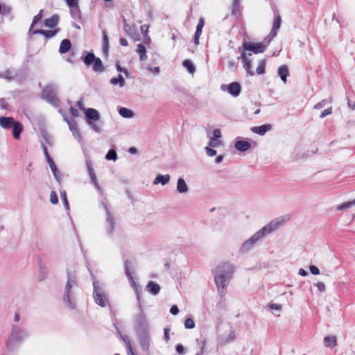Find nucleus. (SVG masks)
Wrapping results in <instances>:
<instances>
[{
	"label": "nucleus",
	"instance_id": "obj_1",
	"mask_svg": "<svg viewBox=\"0 0 355 355\" xmlns=\"http://www.w3.org/2000/svg\"><path fill=\"white\" fill-rule=\"evenodd\" d=\"M234 272V267L228 263L218 265L214 270V281L220 296H224L225 288L228 285Z\"/></svg>",
	"mask_w": 355,
	"mask_h": 355
},
{
	"label": "nucleus",
	"instance_id": "obj_2",
	"mask_svg": "<svg viewBox=\"0 0 355 355\" xmlns=\"http://www.w3.org/2000/svg\"><path fill=\"white\" fill-rule=\"evenodd\" d=\"M284 219L283 218H276L272 220L269 224L264 226L254 234H253L248 240L244 242L242 245L243 250H248L250 248H252L255 243L261 240L263 238L266 234L271 233L272 232L277 230L279 226H281L284 223Z\"/></svg>",
	"mask_w": 355,
	"mask_h": 355
},
{
	"label": "nucleus",
	"instance_id": "obj_3",
	"mask_svg": "<svg viewBox=\"0 0 355 355\" xmlns=\"http://www.w3.org/2000/svg\"><path fill=\"white\" fill-rule=\"evenodd\" d=\"M77 290L78 284L76 277L73 275H68L63 294V301L69 309H73L76 308V294Z\"/></svg>",
	"mask_w": 355,
	"mask_h": 355
},
{
	"label": "nucleus",
	"instance_id": "obj_4",
	"mask_svg": "<svg viewBox=\"0 0 355 355\" xmlns=\"http://www.w3.org/2000/svg\"><path fill=\"white\" fill-rule=\"evenodd\" d=\"M26 332L17 326H12L10 335L6 341V347L8 351H14L26 337Z\"/></svg>",
	"mask_w": 355,
	"mask_h": 355
},
{
	"label": "nucleus",
	"instance_id": "obj_5",
	"mask_svg": "<svg viewBox=\"0 0 355 355\" xmlns=\"http://www.w3.org/2000/svg\"><path fill=\"white\" fill-rule=\"evenodd\" d=\"M94 291L93 298L96 304L102 307H105L109 304L107 295L105 293L103 288L99 285L98 282H93Z\"/></svg>",
	"mask_w": 355,
	"mask_h": 355
},
{
	"label": "nucleus",
	"instance_id": "obj_6",
	"mask_svg": "<svg viewBox=\"0 0 355 355\" xmlns=\"http://www.w3.org/2000/svg\"><path fill=\"white\" fill-rule=\"evenodd\" d=\"M271 38L267 37L264 39L262 42H245L243 43V49L245 51H250L253 52L254 53H260L264 52L266 49V46L271 42Z\"/></svg>",
	"mask_w": 355,
	"mask_h": 355
},
{
	"label": "nucleus",
	"instance_id": "obj_7",
	"mask_svg": "<svg viewBox=\"0 0 355 355\" xmlns=\"http://www.w3.org/2000/svg\"><path fill=\"white\" fill-rule=\"evenodd\" d=\"M85 116L87 120V123L96 132H100V128L94 122L98 121L100 115L98 112L94 108H88L85 110Z\"/></svg>",
	"mask_w": 355,
	"mask_h": 355
},
{
	"label": "nucleus",
	"instance_id": "obj_8",
	"mask_svg": "<svg viewBox=\"0 0 355 355\" xmlns=\"http://www.w3.org/2000/svg\"><path fill=\"white\" fill-rule=\"evenodd\" d=\"M125 275L128 277L129 284H130V286L134 289V291L137 295V300H139L141 294V289L140 288L139 284L136 282L134 277L130 273V272L128 269L127 261L125 263Z\"/></svg>",
	"mask_w": 355,
	"mask_h": 355
},
{
	"label": "nucleus",
	"instance_id": "obj_9",
	"mask_svg": "<svg viewBox=\"0 0 355 355\" xmlns=\"http://www.w3.org/2000/svg\"><path fill=\"white\" fill-rule=\"evenodd\" d=\"M220 89L223 91H227L234 97L238 96L241 90V85L236 82L232 83L229 85H222Z\"/></svg>",
	"mask_w": 355,
	"mask_h": 355
},
{
	"label": "nucleus",
	"instance_id": "obj_10",
	"mask_svg": "<svg viewBox=\"0 0 355 355\" xmlns=\"http://www.w3.org/2000/svg\"><path fill=\"white\" fill-rule=\"evenodd\" d=\"M252 146L248 139L236 137L234 141V148L239 152H245L251 148Z\"/></svg>",
	"mask_w": 355,
	"mask_h": 355
},
{
	"label": "nucleus",
	"instance_id": "obj_11",
	"mask_svg": "<svg viewBox=\"0 0 355 355\" xmlns=\"http://www.w3.org/2000/svg\"><path fill=\"white\" fill-rule=\"evenodd\" d=\"M65 2L70 9L71 17L74 19L80 18V10L79 8L78 0H65Z\"/></svg>",
	"mask_w": 355,
	"mask_h": 355
},
{
	"label": "nucleus",
	"instance_id": "obj_12",
	"mask_svg": "<svg viewBox=\"0 0 355 355\" xmlns=\"http://www.w3.org/2000/svg\"><path fill=\"white\" fill-rule=\"evenodd\" d=\"M87 167L88 173H89V177H90L92 182L94 184L95 187L98 190L100 191L101 190V187H100V185L98 183L96 175L94 169L93 168L92 162L91 161H87Z\"/></svg>",
	"mask_w": 355,
	"mask_h": 355
},
{
	"label": "nucleus",
	"instance_id": "obj_13",
	"mask_svg": "<svg viewBox=\"0 0 355 355\" xmlns=\"http://www.w3.org/2000/svg\"><path fill=\"white\" fill-rule=\"evenodd\" d=\"M266 309L273 315L279 317L282 311V305L277 303L270 302L266 306Z\"/></svg>",
	"mask_w": 355,
	"mask_h": 355
},
{
	"label": "nucleus",
	"instance_id": "obj_14",
	"mask_svg": "<svg viewBox=\"0 0 355 355\" xmlns=\"http://www.w3.org/2000/svg\"><path fill=\"white\" fill-rule=\"evenodd\" d=\"M281 17L279 15H275L273 26L271 32L270 33L268 37L272 40L277 35V31L279 29L281 26Z\"/></svg>",
	"mask_w": 355,
	"mask_h": 355
},
{
	"label": "nucleus",
	"instance_id": "obj_15",
	"mask_svg": "<svg viewBox=\"0 0 355 355\" xmlns=\"http://www.w3.org/2000/svg\"><path fill=\"white\" fill-rule=\"evenodd\" d=\"M16 123L12 117L0 116V126L3 129H9Z\"/></svg>",
	"mask_w": 355,
	"mask_h": 355
},
{
	"label": "nucleus",
	"instance_id": "obj_16",
	"mask_svg": "<svg viewBox=\"0 0 355 355\" xmlns=\"http://www.w3.org/2000/svg\"><path fill=\"white\" fill-rule=\"evenodd\" d=\"M139 342L144 350H148L150 345V338L148 333H143L139 336Z\"/></svg>",
	"mask_w": 355,
	"mask_h": 355
},
{
	"label": "nucleus",
	"instance_id": "obj_17",
	"mask_svg": "<svg viewBox=\"0 0 355 355\" xmlns=\"http://www.w3.org/2000/svg\"><path fill=\"white\" fill-rule=\"evenodd\" d=\"M177 191L180 194H186L189 191V187L182 178L178 179Z\"/></svg>",
	"mask_w": 355,
	"mask_h": 355
},
{
	"label": "nucleus",
	"instance_id": "obj_18",
	"mask_svg": "<svg viewBox=\"0 0 355 355\" xmlns=\"http://www.w3.org/2000/svg\"><path fill=\"white\" fill-rule=\"evenodd\" d=\"M205 25V20L203 17H200L198 21V24L196 27V31L195 33V37H194V42L196 45L199 44V38L202 34V28Z\"/></svg>",
	"mask_w": 355,
	"mask_h": 355
},
{
	"label": "nucleus",
	"instance_id": "obj_19",
	"mask_svg": "<svg viewBox=\"0 0 355 355\" xmlns=\"http://www.w3.org/2000/svg\"><path fill=\"white\" fill-rule=\"evenodd\" d=\"M241 60L243 61V67L245 69V71H247V73L250 76H253L254 73L252 71V62H251V60L248 59L247 55L245 54V53H243L241 55Z\"/></svg>",
	"mask_w": 355,
	"mask_h": 355
},
{
	"label": "nucleus",
	"instance_id": "obj_20",
	"mask_svg": "<svg viewBox=\"0 0 355 355\" xmlns=\"http://www.w3.org/2000/svg\"><path fill=\"white\" fill-rule=\"evenodd\" d=\"M59 20V16L58 15H53L44 20V26L47 28H53L58 25Z\"/></svg>",
	"mask_w": 355,
	"mask_h": 355
},
{
	"label": "nucleus",
	"instance_id": "obj_21",
	"mask_svg": "<svg viewBox=\"0 0 355 355\" xmlns=\"http://www.w3.org/2000/svg\"><path fill=\"white\" fill-rule=\"evenodd\" d=\"M278 76L282 81L285 84L287 81V77L289 76L288 68L286 65H282L277 70Z\"/></svg>",
	"mask_w": 355,
	"mask_h": 355
},
{
	"label": "nucleus",
	"instance_id": "obj_22",
	"mask_svg": "<svg viewBox=\"0 0 355 355\" xmlns=\"http://www.w3.org/2000/svg\"><path fill=\"white\" fill-rule=\"evenodd\" d=\"M51 90V87H46L43 91L42 96L44 98H46L51 103L56 105L58 103V100L53 94H49Z\"/></svg>",
	"mask_w": 355,
	"mask_h": 355
},
{
	"label": "nucleus",
	"instance_id": "obj_23",
	"mask_svg": "<svg viewBox=\"0 0 355 355\" xmlns=\"http://www.w3.org/2000/svg\"><path fill=\"white\" fill-rule=\"evenodd\" d=\"M271 125L268 124L262 125L260 126H254L252 128V131L257 135H263L266 132L270 130Z\"/></svg>",
	"mask_w": 355,
	"mask_h": 355
},
{
	"label": "nucleus",
	"instance_id": "obj_24",
	"mask_svg": "<svg viewBox=\"0 0 355 355\" xmlns=\"http://www.w3.org/2000/svg\"><path fill=\"white\" fill-rule=\"evenodd\" d=\"M118 112L120 116L125 119H132L135 115L132 110L127 107H119Z\"/></svg>",
	"mask_w": 355,
	"mask_h": 355
},
{
	"label": "nucleus",
	"instance_id": "obj_25",
	"mask_svg": "<svg viewBox=\"0 0 355 355\" xmlns=\"http://www.w3.org/2000/svg\"><path fill=\"white\" fill-rule=\"evenodd\" d=\"M58 31H59L58 28L53 30V31H46V30L38 29V30L33 31L32 34H41V35H44L45 37L51 38V37H54Z\"/></svg>",
	"mask_w": 355,
	"mask_h": 355
},
{
	"label": "nucleus",
	"instance_id": "obj_26",
	"mask_svg": "<svg viewBox=\"0 0 355 355\" xmlns=\"http://www.w3.org/2000/svg\"><path fill=\"white\" fill-rule=\"evenodd\" d=\"M355 206V198L351 201L345 202L336 207L337 211H346Z\"/></svg>",
	"mask_w": 355,
	"mask_h": 355
},
{
	"label": "nucleus",
	"instance_id": "obj_27",
	"mask_svg": "<svg viewBox=\"0 0 355 355\" xmlns=\"http://www.w3.org/2000/svg\"><path fill=\"white\" fill-rule=\"evenodd\" d=\"M170 180V175H159L153 180V184H161L162 185H166Z\"/></svg>",
	"mask_w": 355,
	"mask_h": 355
},
{
	"label": "nucleus",
	"instance_id": "obj_28",
	"mask_svg": "<svg viewBox=\"0 0 355 355\" xmlns=\"http://www.w3.org/2000/svg\"><path fill=\"white\" fill-rule=\"evenodd\" d=\"M12 135L15 139H18L20 137V134L23 130V125L19 121H16V123L12 126Z\"/></svg>",
	"mask_w": 355,
	"mask_h": 355
},
{
	"label": "nucleus",
	"instance_id": "obj_29",
	"mask_svg": "<svg viewBox=\"0 0 355 355\" xmlns=\"http://www.w3.org/2000/svg\"><path fill=\"white\" fill-rule=\"evenodd\" d=\"M146 289L151 293L153 295H157L159 293V291H160V287L159 286L156 284L155 282H150L146 287Z\"/></svg>",
	"mask_w": 355,
	"mask_h": 355
},
{
	"label": "nucleus",
	"instance_id": "obj_30",
	"mask_svg": "<svg viewBox=\"0 0 355 355\" xmlns=\"http://www.w3.org/2000/svg\"><path fill=\"white\" fill-rule=\"evenodd\" d=\"M71 46V42L67 39H64L60 43L59 52L61 54L66 53L69 51Z\"/></svg>",
	"mask_w": 355,
	"mask_h": 355
},
{
	"label": "nucleus",
	"instance_id": "obj_31",
	"mask_svg": "<svg viewBox=\"0 0 355 355\" xmlns=\"http://www.w3.org/2000/svg\"><path fill=\"white\" fill-rule=\"evenodd\" d=\"M110 83L113 85H119V87H123L125 84V80L122 74H119L118 77H114L110 79Z\"/></svg>",
	"mask_w": 355,
	"mask_h": 355
},
{
	"label": "nucleus",
	"instance_id": "obj_32",
	"mask_svg": "<svg viewBox=\"0 0 355 355\" xmlns=\"http://www.w3.org/2000/svg\"><path fill=\"white\" fill-rule=\"evenodd\" d=\"M106 223L107 225V230L110 233H112L114 229V220L109 212V211L106 209Z\"/></svg>",
	"mask_w": 355,
	"mask_h": 355
},
{
	"label": "nucleus",
	"instance_id": "obj_33",
	"mask_svg": "<svg viewBox=\"0 0 355 355\" xmlns=\"http://www.w3.org/2000/svg\"><path fill=\"white\" fill-rule=\"evenodd\" d=\"M125 31L135 40H139V35L137 33V30L135 26H129L128 24L124 25Z\"/></svg>",
	"mask_w": 355,
	"mask_h": 355
},
{
	"label": "nucleus",
	"instance_id": "obj_34",
	"mask_svg": "<svg viewBox=\"0 0 355 355\" xmlns=\"http://www.w3.org/2000/svg\"><path fill=\"white\" fill-rule=\"evenodd\" d=\"M324 345L327 347L332 348L336 345V338L334 336H328L324 338Z\"/></svg>",
	"mask_w": 355,
	"mask_h": 355
},
{
	"label": "nucleus",
	"instance_id": "obj_35",
	"mask_svg": "<svg viewBox=\"0 0 355 355\" xmlns=\"http://www.w3.org/2000/svg\"><path fill=\"white\" fill-rule=\"evenodd\" d=\"M84 54H85L83 60L84 63L87 66L93 64L94 62L96 59L95 55L92 53L84 52Z\"/></svg>",
	"mask_w": 355,
	"mask_h": 355
},
{
	"label": "nucleus",
	"instance_id": "obj_36",
	"mask_svg": "<svg viewBox=\"0 0 355 355\" xmlns=\"http://www.w3.org/2000/svg\"><path fill=\"white\" fill-rule=\"evenodd\" d=\"M92 69L96 72H103L104 67L100 58H96L93 63Z\"/></svg>",
	"mask_w": 355,
	"mask_h": 355
},
{
	"label": "nucleus",
	"instance_id": "obj_37",
	"mask_svg": "<svg viewBox=\"0 0 355 355\" xmlns=\"http://www.w3.org/2000/svg\"><path fill=\"white\" fill-rule=\"evenodd\" d=\"M69 127L70 130L72 132L74 137L80 140V135L78 130L76 123L75 122H69Z\"/></svg>",
	"mask_w": 355,
	"mask_h": 355
},
{
	"label": "nucleus",
	"instance_id": "obj_38",
	"mask_svg": "<svg viewBox=\"0 0 355 355\" xmlns=\"http://www.w3.org/2000/svg\"><path fill=\"white\" fill-rule=\"evenodd\" d=\"M137 52L139 54V58L141 60H146V58H147V55L146 54V50L145 46L143 44H139L137 45Z\"/></svg>",
	"mask_w": 355,
	"mask_h": 355
},
{
	"label": "nucleus",
	"instance_id": "obj_39",
	"mask_svg": "<svg viewBox=\"0 0 355 355\" xmlns=\"http://www.w3.org/2000/svg\"><path fill=\"white\" fill-rule=\"evenodd\" d=\"M43 12H44V10H40V12H38V14L33 17V22H32V24H31L30 30H29V33H33V31H34L33 27L43 17Z\"/></svg>",
	"mask_w": 355,
	"mask_h": 355
},
{
	"label": "nucleus",
	"instance_id": "obj_40",
	"mask_svg": "<svg viewBox=\"0 0 355 355\" xmlns=\"http://www.w3.org/2000/svg\"><path fill=\"white\" fill-rule=\"evenodd\" d=\"M103 51L105 54H107L109 50V40L105 31H103Z\"/></svg>",
	"mask_w": 355,
	"mask_h": 355
},
{
	"label": "nucleus",
	"instance_id": "obj_41",
	"mask_svg": "<svg viewBox=\"0 0 355 355\" xmlns=\"http://www.w3.org/2000/svg\"><path fill=\"white\" fill-rule=\"evenodd\" d=\"M183 66L188 70L190 73H193L196 71V67L193 62L189 60H186L183 62Z\"/></svg>",
	"mask_w": 355,
	"mask_h": 355
},
{
	"label": "nucleus",
	"instance_id": "obj_42",
	"mask_svg": "<svg viewBox=\"0 0 355 355\" xmlns=\"http://www.w3.org/2000/svg\"><path fill=\"white\" fill-rule=\"evenodd\" d=\"M122 339L125 344L128 355H135L131 347V343L129 338L127 336H122Z\"/></svg>",
	"mask_w": 355,
	"mask_h": 355
},
{
	"label": "nucleus",
	"instance_id": "obj_43",
	"mask_svg": "<svg viewBox=\"0 0 355 355\" xmlns=\"http://www.w3.org/2000/svg\"><path fill=\"white\" fill-rule=\"evenodd\" d=\"M209 138V146L212 148H218L222 146L223 142L220 139H218L217 138Z\"/></svg>",
	"mask_w": 355,
	"mask_h": 355
},
{
	"label": "nucleus",
	"instance_id": "obj_44",
	"mask_svg": "<svg viewBox=\"0 0 355 355\" xmlns=\"http://www.w3.org/2000/svg\"><path fill=\"white\" fill-rule=\"evenodd\" d=\"M266 65V61L265 60H261L257 67V73L259 75L265 73V68Z\"/></svg>",
	"mask_w": 355,
	"mask_h": 355
},
{
	"label": "nucleus",
	"instance_id": "obj_45",
	"mask_svg": "<svg viewBox=\"0 0 355 355\" xmlns=\"http://www.w3.org/2000/svg\"><path fill=\"white\" fill-rule=\"evenodd\" d=\"M184 327L188 329H191L195 327V322L191 318H186L184 321Z\"/></svg>",
	"mask_w": 355,
	"mask_h": 355
},
{
	"label": "nucleus",
	"instance_id": "obj_46",
	"mask_svg": "<svg viewBox=\"0 0 355 355\" xmlns=\"http://www.w3.org/2000/svg\"><path fill=\"white\" fill-rule=\"evenodd\" d=\"M105 158L107 159V160H113V161H116V159H117V155H116V153L115 152V150H110L108 151V153H107L106 156H105Z\"/></svg>",
	"mask_w": 355,
	"mask_h": 355
},
{
	"label": "nucleus",
	"instance_id": "obj_47",
	"mask_svg": "<svg viewBox=\"0 0 355 355\" xmlns=\"http://www.w3.org/2000/svg\"><path fill=\"white\" fill-rule=\"evenodd\" d=\"M60 197H61V199L62 200V201L64 202L65 208L67 209H69V203H68V201H67V193H66V192L64 191L60 192Z\"/></svg>",
	"mask_w": 355,
	"mask_h": 355
},
{
	"label": "nucleus",
	"instance_id": "obj_48",
	"mask_svg": "<svg viewBox=\"0 0 355 355\" xmlns=\"http://www.w3.org/2000/svg\"><path fill=\"white\" fill-rule=\"evenodd\" d=\"M14 76V74L10 71H6L3 73H0V78H6V79H11Z\"/></svg>",
	"mask_w": 355,
	"mask_h": 355
},
{
	"label": "nucleus",
	"instance_id": "obj_49",
	"mask_svg": "<svg viewBox=\"0 0 355 355\" xmlns=\"http://www.w3.org/2000/svg\"><path fill=\"white\" fill-rule=\"evenodd\" d=\"M205 150L206 151L207 155L209 157H214L216 155V150L212 149L209 146L205 147Z\"/></svg>",
	"mask_w": 355,
	"mask_h": 355
},
{
	"label": "nucleus",
	"instance_id": "obj_50",
	"mask_svg": "<svg viewBox=\"0 0 355 355\" xmlns=\"http://www.w3.org/2000/svg\"><path fill=\"white\" fill-rule=\"evenodd\" d=\"M50 201L52 204L55 205L58 202V196L55 191H51L50 194Z\"/></svg>",
	"mask_w": 355,
	"mask_h": 355
},
{
	"label": "nucleus",
	"instance_id": "obj_51",
	"mask_svg": "<svg viewBox=\"0 0 355 355\" xmlns=\"http://www.w3.org/2000/svg\"><path fill=\"white\" fill-rule=\"evenodd\" d=\"M315 286L317 287L318 291L324 292L326 289L325 284L322 282H318L315 284Z\"/></svg>",
	"mask_w": 355,
	"mask_h": 355
},
{
	"label": "nucleus",
	"instance_id": "obj_52",
	"mask_svg": "<svg viewBox=\"0 0 355 355\" xmlns=\"http://www.w3.org/2000/svg\"><path fill=\"white\" fill-rule=\"evenodd\" d=\"M309 270H310L311 273L314 275H318L320 274V270L315 266H313V265L310 266H309Z\"/></svg>",
	"mask_w": 355,
	"mask_h": 355
},
{
	"label": "nucleus",
	"instance_id": "obj_53",
	"mask_svg": "<svg viewBox=\"0 0 355 355\" xmlns=\"http://www.w3.org/2000/svg\"><path fill=\"white\" fill-rule=\"evenodd\" d=\"M221 137H222V135H221L220 130L218 128L214 129L213 131V136L211 137L217 138L218 139H220Z\"/></svg>",
	"mask_w": 355,
	"mask_h": 355
},
{
	"label": "nucleus",
	"instance_id": "obj_54",
	"mask_svg": "<svg viewBox=\"0 0 355 355\" xmlns=\"http://www.w3.org/2000/svg\"><path fill=\"white\" fill-rule=\"evenodd\" d=\"M116 68L117 71L120 73L119 74H121V73H123L126 76L128 75V70L125 68L121 67L119 63H117L116 64Z\"/></svg>",
	"mask_w": 355,
	"mask_h": 355
},
{
	"label": "nucleus",
	"instance_id": "obj_55",
	"mask_svg": "<svg viewBox=\"0 0 355 355\" xmlns=\"http://www.w3.org/2000/svg\"><path fill=\"white\" fill-rule=\"evenodd\" d=\"M45 153L46 155V157H47V161L49 162V166L51 168V169H55L56 168V166L55 164H54L53 161L50 158V157L47 155V152H46V150L45 149Z\"/></svg>",
	"mask_w": 355,
	"mask_h": 355
},
{
	"label": "nucleus",
	"instance_id": "obj_56",
	"mask_svg": "<svg viewBox=\"0 0 355 355\" xmlns=\"http://www.w3.org/2000/svg\"><path fill=\"white\" fill-rule=\"evenodd\" d=\"M331 112H332V109H331V107H329V108H327V109H325V110H324L322 112V113H321V114H320V118H324V117H325L326 116H327V115H329V114H331Z\"/></svg>",
	"mask_w": 355,
	"mask_h": 355
},
{
	"label": "nucleus",
	"instance_id": "obj_57",
	"mask_svg": "<svg viewBox=\"0 0 355 355\" xmlns=\"http://www.w3.org/2000/svg\"><path fill=\"white\" fill-rule=\"evenodd\" d=\"M148 71L154 74H158L159 73V68L158 67H148Z\"/></svg>",
	"mask_w": 355,
	"mask_h": 355
},
{
	"label": "nucleus",
	"instance_id": "obj_58",
	"mask_svg": "<svg viewBox=\"0 0 355 355\" xmlns=\"http://www.w3.org/2000/svg\"><path fill=\"white\" fill-rule=\"evenodd\" d=\"M171 314L175 315L179 313V309L176 305H173L170 309Z\"/></svg>",
	"mask_w": 355,
	"mask_h": 355
},
{
	"label": "nucleus",
	"instance_id": "obj_59",
	"mask_svg": "<svg viewBox=\"0 0 355 355\" xmlns=\"http://www.w3.org/2000/svg\"><path fill=\"white\" fill-rule=\"evenodd\" d=\"M53 175H54V177L55 178L58 180V181H60V175L59 173V171L57 169V168H55V169H52L51 170Z\"/></svg>",
	"mask_w": 355,
	"mask_h": 355
},
{
	"label": "nucleus",
	"instance_id": "obj_60",
	"mask_svg": "<svg viewBox=\"0 0 355 355\" xmlns=\"http://www.w3.org/2000/svg\"><path fill=\"white\" fill-rule=\"evenodd\" d=\"M175 349H176V352L179 354L183 353L184 350V347L180 344L176 345Z\"/></svg>",
	"mask_w": 355,
	"mask_h": 355
},
{
	"label": "nucleus",
	"instance_id": "obj_61",
	"mask_svg": "<svg viewBox=\"0 0 355 355\" xmlns=\"http://www.w3.org/2000/svg\"><path fill=\"white\" fill-rule=\"evenodd\" d=\"M141 31L144 35H146L148 31V26L147 25H142L141 26Z\"/></svg>",
	"mask_w": 355,
	"mask_h": 355
},
{
	"label": "nucleus",
	"instance_id": "obj_62",
	"mask_svg": "<svg viewBox=\"0 0 355 355\" xmlns=\"http://www.w3.org/2000/svg\"><path fill=\"white\" fill-rule=\"evenodd\" d=\"M164 338L166 341H168L169 339H170V336H169V329H164Z\"/></svg>",
	"mask_w": 355,
	"mask_h": 355
},
{
	"label": "nucleus",
	"instance_id": "obj_63",
	"mask_svg": "<svg viewBox=\"0 0 355 355\" xmlns=\"http://www.w3.org/2000/svg\"><path fill=\"white\" fill-rule=\"evenodd\" d=\"M70 112H71V114L73 116H78V110L76 109L71 107L70 108Z\"/></svg>",
	"mask_w": 355,
	"mask_h": 355
},
{
	"label": "nucleus",
	"instance_id": "obj_64",
	"mask_svg": "<svg viewBox=\"0 0 355 355\" xmlns=\"http://www.w3.org/2000/svg\"><path fill=\"white\" fill-rule=\"evenodd\" d=\"M120 44L121 46H126L128 44L127 40L125 38L120 39Z\"/></svg>",
	"mask_w": 355,
	"mask_h": 355
}]
</instances>
